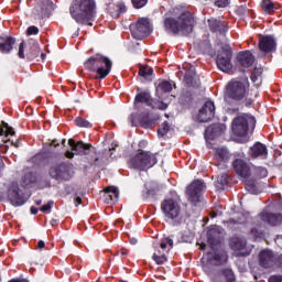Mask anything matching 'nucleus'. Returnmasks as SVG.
Returning a JSON list of instances; mask_svg holds the SVG:
<instances>
[{
    "label": "nucleus",
    "instance_id": "f257e3e1",
    "mask_svg": "<svg viewBox=\"0 0 282 282\" xmlns=\"http://www.w3.org/2000/svg\"><path fill=\"white\" fill-rule=\"evenodd\" d=\"M69 13L76 23L91 25L96 17V0H73Z\"/></svg>",
    "mask_w": 282,
    "mask_h": 282
},
{
    "label": "nucleus",
    "instance_id": "f03ea898",
    "mask_svg": "<svg viewBox=\"0 0 282 282\" xmlns=\"http://www.w3.org/2000/svg\"><path fill=\"white\" fill-rule=\"evenodd\" d=\"M195 25V18L189 11H183L176 19L165 18L164 28L171 34H191Z\"/></svg>",
    "mask_w": 282,
    "mask_h": 282
},
{
    "label": "nucleus",
    "instance_id": "7ed1b4c3",
    "mask_svg": "<svg viewBox=\"0 0 282 282\" xmlns=\"http://www.w3.org/2000/svg\"><path fill=\"white\" fill-rule=\"evenodd\" d=\"M84 67L88 72H96V78L102 80L108 77L109 74H111V67H113V62H111L109 57L104 56L102 54H96L89 57L84 63Z\"/></svg>",
    "mask_w": 282,
    "mask_h": 282
},
{
    "label": "nucleus",
    "instance_id": "20e7f679",
    "mask_svg": "<svg viewBox=\"0 0 282 282\" xmlns=\"http://www.w3.org/2000/svg\"><path fill=\"white\" fill-rule=\"evenodd\" d=\"M249 87L250 84L248 83V78L243 82L231 79L225 88V102H241V100H246V98H248Z\"/></svg>",
    "mask_w": 282,
    "mask_h": 282
},
{
    "label": "nucleus",
    "instance_id": "39448f33",
    "mask_svg": "<svg viewBox=\"0 0 282 282\" xmlns=\"http://www.w3.org/2000/svg\"><path fill=\"white\" fill-rule=\"evenodd\" d=\"M161 210L165 219L174 221V224H182L184 221V214L182 213V206L173 198H165L161 203Z\"/></svg>",
    "mask_w": 282,
    "mask_h": 282
},
{
    "label": "nucleus",
    "instance_id": "423d86ee",
    "mask_svg": "<svg viewBox=\"0 0 282 282\" xmlns=\"http://www.w3.org/2000/svg\"><path fill=\"white\" fill-rule=\"evenodd\" d=\"M257 124V119L252 115L239 113L231 122V131L234 135L243 138L248 134V128L254 127Z\"/></svg>",
    "mask_w": 282,
    "mask_h": 282
},
{
    "label": "nucleus",
    "instance_id": "0eeeda50",
    "mask_svg": "<svg viewBox=\"0 0 282 282\" xmlns=\"http://www.w3.org/2000/svg\"><path fill=\"white\" fill-rule=\"evenodd\" d=\"M158 164V158L151 152H140L130 160V166L139 171H147Z\"/></svg>",
    "mask_w": 282,
    "mask_h": 282
},
{
    "label": "nucleus",
    "instance_id": "6e6552de",
    "mask_svg": "<svg viewBox=\"0 0 282 282\" xmlns=\"http://www.w3.org/2000/svg\"><path fill=\"white\" fill-rule=\"evenodd\" d=\"M172 248H173V239L164 238L161 240L160 246L154 248V253L152 256V259L156 263V265H162L166 263V261H169V259L166 258V254L171 252Z\"/></svg>",
    "mask_w": 282,
    "mask_h": 282
},
{
    "label": "nucleus",
    "instance_id": "1a4fd4ad",
    "mask_svg": "<svg viewBox=\"0 0 282 282\" xmlns=\"http://www.w3.org/2000/svg\"><path fill=\"white\" fill-rule=\"evenodd\" d=\"M232 48L230 45H225L221 47V51L218 53L216 58V65L220 69V72H228L232 70Z\"/></svg>",
    "mask_w": 282,
    "mask_h": 282
},
{
    "label": "nucleus",
    "instance_id": "9d476101",
    "mask_svg": "<svg viewBox=\"0 0 282 282\" xmlns=\"http://www.w3.org/2000/svg\"><path fill=\"white\" fill-rule=\"evenodd\" d=\"M130 32L134 39L142 40L151 34V22L147 18H141L130 25Z\"/></svg>",
    "mask_w": 282,
    "mask_h": 282
},
{
    "label": "nucleus",
    "instance_id": "9b49d317",
    "mask_svg": "<svg viewBox=\"0 0 282 282\" xmlns=\"http://www.w3.org/2000/svg\"><path fill=\"white\" fill-rule=\"evenodd\" d=\"M48 173L53 177V180H57L58 182L72 178V170L69 169V165L65 163L53 165L50 169Z\"/></svg>",
    "mask_w": 282,
    "mask_h": 282
},
{
    "label": "nucleus",
    "instance_id": "f8f14e48",
    "mask_svg": "<svg viewBox=\"0 0 282 282\" xmlns=\"http://www.w3.org/2000/svg\"><path fill=\"white\" fill-rule=\"evenodd\" d=\"M54 10V2L52 0H35V8L33 14L37 19H46L52 14Z\"/></svg>",
    "mask_w": 282,
    "mask_h": 282
},
{
    "label": "nucleus",
    "instance_id": "ddd939ff",
    "mask_svg": "<svg viewBox=\"0 0 282 282\" xmlns=\"http://www.w3.org/2000/svg\"><path fill=\"white\" fill-rule=\"evenodd\" d=\"M25 43H21L19 46L18 56L19 58H26L28 61H34V58H39V54H41V46H39V43L32 42L26 47V54L24 53L25 50Z\"/></svg>",
    "mask_w": 282,
    "mask_h": 282
},
{
    "label": "nucleus",
    "instance_id": "4468645a",
    "mask_svg": "<svg viewBox=\"0 0 282 282\" xmlns=\"http://www.w3.org/2000/svg\"><path fill=\"white\" fill-rule=\"evenodd\" d=\"M206 189V184L202 180H195L192 184L187 187V196L192 204H197L199 202V197L202 195V191Z\"/></svg>",
    "mask_w": 282,
    "mask_h": 282
},
{
    "label": "nucleus",
    "instance_id": "2eb2a0df",
    "mask_svg": "<svg viewBox=\"0 0 282 282\" xmlns=\"http://www.w3.org/2000/svg\"><path fill=\"white\" fill-rule=\"evenodd\" d=\"M215 118V102L212 100L205 101L202 109L198 111V122H210Z\"/></svg>",
    "mask_w": 282,
    "mask_h": 282
},
{
    "label": "nucleus",
    "instance_id": "dca6fc26",
    "mask_svg": "<svg viewBox=\"0 0 282 282\" xmlns=\"http://www.w3.org/2000/svg\"><path fill=\"white\" fill-rule=\"evenodd\" d=\"M275 263L276 256H274V252L270 250H262L259 253V265L261 268H264V270H270V268H274Z\"/></svg>",
    "mask_w": 282,
    "mask_h": 282
},
{
    "label": "nucleus",
    "instance_id": "f3484780",
    "mask_svg": "<svg viewBox=\"0 0 282 282\" xmlns=\"http://www.w3.org/2000/svg\"><path fill=\"white\" fill-rule=\"evenodd\" d=\"M232 166L237 175H239L243 180H248V177L252 175V169L250 167V165H248V163H246V161L241 159H237L236 161H234Z\"/></svg>",
    "mask_w": 282,
    "mask_h": 282
},
{
    "label": "nucleus",
    "instance_id": "a211bd4d",
    "mask_svg": "<svg viewBox=\"0 0 282 282\" xmlns=\"http://www.w3.org/2000/svg\"><path fill=\"white\" fill-rule=\"evenodd\" d=\"M259 50L264 52V54H270V52L276 51V40L273 36L267 35L259 40Z\"/></svg>",
    "mask_w": 282,
    "mask_h": 282
},
{
    "label": "nucleus",
    "instance_id": "6ab92c4d",
    "mask_svg": "<svg viewBox=\"0 0 282 282\" xmlns=\"http://www.w3.org/2000/svg\"><path fill=\"white\" fill-rule=\"evenodd\" d=\"M258 219L263 221V224H269V226H279V224H281V221H282V215L262 212L258 216Z\"/></svg>",
    "mask_w": 282,
    "mask_h": 282
},
{
    "label": "nucleus",
    "instance_id": "aec40b11",
    "mask_svg": "<svg viewBox=\"0 0 282 282\" xmlns=\"http://www.w3.org/2000/svg\"><path fill=\"white\" fill-rule=\"evenodd\" d=\"M249 155L251 158H261L265 160L268 158V147L261 142H256L249 150Z\"/></svg>",
    "mask_w": 282,
    "mask_h": 282
},
{
    "label": "nucleus",
    "instance_id": "412c9836",
    "mask_svg": "<svg viewBox=\"0 0 282 282\" xmlns=\"http://www.w3.org/2000/svg\"><path fill=\"white\" fill-rule=\"evenodd\" d=\"M68 144L77 155H87L89 153V149H91V144L85 143L83 141H78L76 143L74 139H69Z\"/></svg>",
    "mask_w": 282,
    "mask_h": 282
},
{
    "label": "nucleus",
    "instance_id": "4be33fe9",
    "mask_svg": "<svg viewBox=\"0 0 282 282\" xmlns=\"http://www.w3.org/2000/svg\"><path fill=\"white\" fill-rule=\"evenodd\" d=\"M8 195L13 206H23L25 204V198L19 194V185H12Z\"/></svg>",
    "mask_w": 282,
    "mask_h": 282
},
{
    "label": "nucleus",
    "instance_id": "5701e85b",
    "mask_svg": "<svg viewBox=\"0 0 282 282\" xmlns=\"http://www.w3.org/2000/svg\"><path fill=\"white\" fill-rule=\"evenodd\" d=\"M237 61L241 67H252L254 55L250 51H243L237 55Z\"/></svg>",
    "mask_w": 282,
    "mask_h": 282
},
{
    "label": "nucleus",
    "instance_id": "b1692460",
    "mask_svg": "<svg viewBox=\"0 0 282 282\" xmlns=\"http://www.w3.org/2000/svg\"><path fill=\"white\" fill-rule=\"evenodd\" d=\"M17 40L12 36H1L0 37V52L2 54H10L14 47Z\"/></svg>",
    "mask_w": 282,
    "mask_h": 282
},
{
    "label": "nucleus",
    "instance_id": "393cba45",
    "mask_svg": "<svg viewBox=\"0 0 282 282\" xmlns=\"http://www.w3.org/2000/svg\"><path fill=\"white\" fill-rule=\"evenodd\" d=\"M208 25L212 32H218L219 34H226V32L228 31L226 22H221L215 18L208 20Z\"/></svg>",
    "mask_w": 282,
    "mask_h": 282
},
{
    "label": "nucleus",
    "instance_id": "a878e982",
    "mask_svg": "<svg viewBox=\"0 0 282 282\" xmlns=\"http://www.w3.org/2000/svg\"><path fill=\"white\" fill-rule=\"evenodd\" d=\"M108 12L111 17H113L115 19H118L120 14H123V12H127V6H124V2H119L117 4L109 3Z\"/></svg>",
    "mask_w": 282,
    "mask_h": 282
},
{
    "label": "nucleus",
    "instance_id": "bb28decb",
    "mask_svg": "<svg viewBox=\"0 0 282 282\" xmlns=\"http://www.w3.org/2000/svg\"><path fill=\"white\" fill-rule=\"evenodd\" d=\"M207 261L210 265H221L228 261L226 253H207Z\"/></svg>",
    "mask_w": 282,
    "mask_h": 282
},
{
    "label": "nucleus",
    "instance_id": "cd10ccee",
    "mask_svg": "<svg viewBox=\"0 0 282 282\" xmlns=\"http://www.w3.org/2000/svg\"><path fill=\"white\" fill-rule=\"evenodd\" d=\"M140 104L151 107L153 105V99L149 93L142 91L139 93L134 98V107H140Z\"/></svg>",
    "mask_w": 282,
    "mask_h": 282
},
{
    "label": "nucleus",
    "instance_id": "c85d7f7f",
    "mask_svg": "<svg viewBox=\"0 0 282 282\" xmlns=\"http://www.w3.org/2000/svg\"><path fill=\"white\" fill-rule=\"evenodd\" d=\"M261 8L265 14H274V12H276L281 6L279 2H274L272 0H262Z\"/></svg>",
    "mask_w": 282,
    "mask_h": 282
},
{
    "label": "nucleus",
    "instance_id": "c756f323",
    "mask_svg": "<svg viewBox=\"0 0 282 282\" xmlns=\"http://www.w3.org/2000/svg\"><path fill=\"white\" fill-rule=\"evenodd\" d=\"M247 235L249 239H252L253 241H257V239H263V231L257 228L254 224L247 225Z\"/></svg>",
    "mask_w": 282,
    "mask_h": 282
},
{
    "label": "nucleus",
    "instance_id": "7c9ffc66",
    "mask_svg": "<svg viewBox=\"0 0 282 282\" xmlns=\"http://www.w3.org/2000/svg\"><path fill=\"white\" fill-rule=\"evenodd\" d=\"M214 158L218 162H228L230 160V152L226 148L214 149Z\"/></svg>",
    "mask_w": 282,
    "mask_h": 282
},
{
    "label": "nucleus",
    "instance_id": "2f4dec72",
    "mask_svg": "<svg viewBox=\"0 0 282 282\" xmlns=\"http://www.w3.org/2000/svg\"><path fill=\"white\" fill-rule=\"evenodd\" d=\"M213 282H235V272L230 269H224L221 274L216 276Z\"/></svg>",
    "mask_w": 282,
    "mask_h": 282
},
{
    "label": "nucleus",
    "instance_id": "473e14b6",
    "mask_svg": "<svg viewBox=\"0 0 282 282\" xmlns=\"http://www.w3.org/2000/svg\"><path fill=\"white\" fill-rule=\"evenodd\" d=\"M118 197H120V193L118 192V187L108 186L106 187L105 199L106 202H118Z\"/></svg>",
    "mask_w": 282,
    "mask_h": 282
},
{
    "label": "nucleus",
    "instance_id": "72a5a7b5",
    "mask_svg": "<svg viewBox=\"0 0 282 282\" xmlns=\"http://www.w3.org/2000/svg\"><path fill=\"white\" fill-rule=\"evenodd\" d=\"M246 246H248V242L245 239L241 238H232L230 240V247L236 252H239L241 250L246 249Z\"/></svg>",
    "mask_w": 282,
    "mask_h": 282
},
{
    "label": "nucleus",
    "instance_id": "f704fd0d",
    "mask_svg": "<svg viewBox=\"0 0 282 282\" xmlns=\"http://www.w3.org/2000/svg\"><path fill=\"white\" fill-rule=\"evenodd\" d=\"M139 76L145 78V80H152L153 78V67L151 66H141L139 69Z\"/></svg>",
    "mask_w": 282,
    "mask_h": 282
},
{
    "label": "nucleus",
    "instance_id": "c9c22d12",
    "mask_svg": "<svg viewBox=\"0 0 282 282\" xmlns=\"http://www.w3.org/2000/svg\"><path fill=\"white\" fill-rule=\"evenodd\" d=\"M197 80H199V77L194 72L185 74L184 82L189 87H195V85H197Z\"/></svg>",
    "mask_w": 282,
    "mask_h": 282
},
{
    "label": "nucleus",
    "instance_id": "e433bc0d",
    "mask_svg": "<svg viewBox=\"0 0 282 282\" xmlns=\"http://www.w3.org/2000/svg\"><path fill=\"white\" fill-rule=\"evenodd\" d=\"M173 89V85L171 84V82H161L159 83L158 87H156V93L158 94H169V91H171Z\"/></svg>",
    "mask_w": 282,
    "mask_h": 282
},
{
    "label": "nucleus",
    "instance_id": "4c0bfd02",
    "mask_svg": "<svg viewBox=\"0 0 282 282\" xmlns=\"http://www.w3.org/2000/svg\"><path fill=\"white\" fill-rule=\"evenodd\" d=\"M263 76V68L262 67H256L251 73V80L252 83H261Z\"/></svg>",
    "mask_w": 282,
    "mask_h": 282
},
{
    "label": "nucleus",
    "instance_id": "58836bf2",
    "mask_svg": "<svg viewBox=\"0 0 282 282\" xmlns=\"http://www.w3.org/2000/svg\"><path fill=\"white\" fill-rule=\"evenodd\" d=\"M217 135V126H210L205 130L206 140H215Z\"/></svg>",
    "mask_w": 282,
    "mask_h": 282
},
{
    "label": "nucleus",
    "instance_id": "ea45409f",
    "mask_svg": "<svg viewBox=\"0 0 282 282\" xmlns=\"http://www.w3.org/2000/svg\"><path fill=\"white\" fill-rule=\"evenodd\" d=\"M253 177H268V169L261 166L253 167Z\"/></svg>",
    "mask_w": 282,
    "mask_h": 282
},
{
    "label": "nucleus",
    "instance_id": "a19ab883",
    "mask_svg": "<svg viewBox=\"0 0 282 282\" xmlns=\"http://www.w3.org/2000/svg\"><path fill=\"white\" fill-rule=\"evenodd\" d=\"M152 109H160L161 111H164L165 109L169 108V104L161 101V100H153L152 99Z\"/></svg>",
    "mask_w": 282,
    "mask_h": 282
},
{
    "label": "nucleus",
    "instance_id": "79ce46f5",
    "mask_svg": "<svg viewBox=\"0 0 282 282\" xmlns=\"http://www.w3.org/2000/svg\"><path fill=\"white\" fill-rule=\"evenodd\" d=\"M217 187L218 188H226V186H228V174H220L217 177Z\"/></svg>",
    "mask_w": 282,
    "mask_h": 282
},
{
    "label": "nucleus",
    "instance_id": "37998d69",
    "mask_svg": "<svg viewBox=\"0 0 282 282\" xmlns=\"http://www.w3.org/2000/svg\"><path fill=\"white\" fill-rule=\"evenodd\" d=\"M75 124L77 127H85L86 129H90L91 127V122H89L88 120L84 119L83 117H78L75 119Z\"/></svg>",
    "mask_w": 282,
    "mask_h": 282
},
{
    "label": "nucleus",
    "instance_id": "c03bdc74",
    "mask_svg": "<svg viewBox=\"0 0 282 282\" xmlns=\"http://www.w3.org/2000/svg\"><path fill=\"white\" fill-rule=\"evenodd\" d=\"M171 129V126H169V122H163L161 127L158 129V134L163 138V135H166Z\"/></svg>",
    "mask_w": 282,
    "mask_h": 282
},
{
    "label": "nucleus",
    "instance_id": "a18cd8bd",
    "mask_svg": "<svg viewBox=\"0 0 282 282\" xmlns=\"http://www.w3.org/2000/svg\"><path fill=\"white\" fill-rule=\"evenodd\" d=\"M14 135V129L6 124L3 128H0V135Z\"/></svg>",
    "mask_w": 282,
    "mask_h": 282
},
{
    "label": "nucleus",
    "instance_id": "49530a36",
    "mask_svg": "<svg viewBox=\"0 0 282 282\" xmlns=\"http://www.w3.org/2000/svg\"><path fill=\"white\" fill-rule=\"evenodd\" d=\"M133 8L140 9V8H144V6H147V3L149 2V0H131Z\"/></svg>",
    "mask_w": 282,
    "mask_h": 282
},
{
    "label": "nucleus",
    "instance_id": "de8ad7c7",
    "mask_svg": "<svg viewBox=\"0 0 282 282\" xmlns=\"http://www.w3.org/2000/svg\"><path fill=\"white\" fill-rule=\"evenodd\" d=\"M53 206H54V202L50 200L47 204H45L41 207V212L42 213H50V210H52Z\"/></svg>",
    "mask_w": 282,
    "mask_h": 282
},
{
    "label": "nucleus",
    "instance_id": "09e8293b",
    "mask_svg": "<svg viewBox=\"0 0 282 282\" xmlns=\"http://www.w3.org/2000/svg\"><path fill=\"white\" fill-rule=\"evenodd\" d=\"M26 34H28V36L39 34V28H36L35 25L29 26L26 30Z\"/></svg>",
    "mask_w": 282,
    "mask_h": 282
},
{
    "label": "nucleus",
    "instance_id": "8fccbe9b",
    "mask_svg": "<svg viewBox=\"0 0 282 282\" xmlns=\"http://www.w3.org/2000/svg\"><path fill=\"white\" fill-rule=\"evenodd\" d=\"M246 188L249 193L257 194V186L254 184L247 182Z\"/></svg>",
    "mask_w": 282,
    "mask_h": 282
},
{
    "label": "nucleus",
    "instance_id": "3c124183",
    "mask_svg": "<svg viewBox=\"0 0 282 282\" xmlns=\"http://www.w3.org/2000/svg\"><path fill=\"white\" fill-rule=\"evenodd\" d=\"M228 3H230V0H216L215 1V6L217 8H226V6H228Z\"/></svg>",
    "mask_w": 282,
    "mask_h": 282
},
{
    "label": "nucleus",
    "instance_id": "603ef678",
    "mask_svg": "<svg viewBox=\"0 0 282 282\" xmlns=\"http://www.w3.org/2000/svg\"><path fill=\"white\" fill-rule=\"evenodd\" d=\"M269 282H282L281 275H272L269 278Z\"/></svg>",
    "mask_w": 282,
    "mask_h": 282
},
{
    "label": "nucleus",
    "instance_id": "864d4df0",
    "mask_svg": "<svg viewBox=\"0 0 282 282\" xmlns=\"http://www.w3.org/2000/svg\"><path fill=\"white\" fill-rule=\"evenodd\" d=\"M37 248H39L40 250H43V248H45V241L40 240V241L37 242Z\"/></svg>",
    "mask_w": 282,
    "mask_h": 282
},
{
    "label": "nucleus",
    "instance_id": "5fc2aeb1",
    "mask_svg": "<svg viewBox=\"0 0 282 282\" xmlns=\"http://www.w3.org/2000/svg\"><path fill=\"white\" fill-rule=\"evenodd\" d=\"M65 156H66L68 160L74 159V152L67 151L66 154H65Z\"/></svg>",
    "mask_w": 282,
    "mask_h": 282
},
{
    "label": "nucleus",
    "instance_id": "6e6d98bb",
    "mask_svg": "<svg viewBox=\"0 0 282 282\" xmlns=\"http://www.w3.org/2000/svg\"><path fill=\"white\" fill-rule=\"evenodd\" d=\"M229 224H243L241 220H235V218L229 219Z\"/></svg>",
    "mask_w": 282,
    "mask_h": 282
},
{
    "label": "nucleus",
    "instance_id": "4d7b16f0",
    "mask_svg": "<svg viewBox=\"0 0 282 282\" xmlns=\"http://www.w3.org/2000/svg\"><path fill=\"white\" fill-rule=\"evenodd\" d=\"M39 213V208L31 207V215H36Z\"/></svg>",
    "mask_w": 282,
    "mask_h": 282
},
{
    "label": "nucleus",
    "instance_id": "13d9d810",
    "mask_svg": "<svg viewBox=\"0 0 282 282\" xmlns=\"http://www.w3.org/2000/svg\"><path fill=\"white\" fill-rule=\"evenodd\" d=\"M199 246V250H206V243H200Z\"/></svg>",
    "mask_w": 282,
    "mask_h": 282
},
{
    "label": "nucleus",
    "instance_id": "bf43d9fd",
    "mask_svg": "<svg viewBox=\"0 0 282 282\" xmlns=\"http://www.w3.org/2000/svg\"><path fill=\"white\" fill-rule=\"evenodd\" d=\"M36 206H41V204H43V200L39 199L35 202Z\"/></svg>",
    "mask_w": 282,
    "mask_h": 282
},
{
    "label": "nucleus",
    "instance_id": "052dcab7",
    "mask_svg": "<svg viewBox=\"0 0 282 282\" xmlns=\"http://www.w3.org/2000/svg\"><path fill=\"white\" fill-rule=\"evenodd\" d=\"M10 282H28L26 280H11Z\"/></svg>",
    "mask_w": 282,
    "mask_h": 282
},
{
    "label": "nucleus",
    "instance_id": "680f3d73",
    "mask_svg": "<svg viewBox=\"0 0 282 282\" xmlns=\"http://www.w3.org/2000/svg\"><path fill=\"white\" fill-rule=\"evenodd\" d=\"M42 61H45V53H41Z\"/></svg>",
    "mask_w": 282,
    "mask_h": 282
},
{
    "label": "nucleus",
    "instance_id": "e2e57ef3",
    "mask_svg": "<svg viewBox=\"0 0 282 282\" xmlns=\"http://www.w3.org/2000/svg\"><path fill=\"white\" fill-rule=\"evenodd\" d=\"M76 202H77V204H80V202H83V199L80 197H77Z\"/></svg>",
    "mask_w": 282,
    "mask_h": 282
},
{
    "label": "nucleus",
    "instance_id": "0e129e2a",
    "mask_svg": "<svg viewBox=\"0 0 282 282\" xmlns=\"http://www.w3.org/2000/svg\"><path fill=\"white\" fill-rule=\"evenodd\" d=\"M212 217L213 218L217 217V214L216 213H212Z\"/></svg>",
    "mask_w": 282,
    "mask_h": 282
},
{
    "label": "nucleus",
    "instance_id": "69168bd1",
    "mask_svg": "<svg viewBox=\"0 0 282 282\" xmlns=\"http://www.w3.org/2000/svg\"><path fill=\"white\" fill-rule=\"evenodd\" d=\"M121 254H122V256L127 254V251H121Z\"/></svg>",
    "mask_w": 282,
    "mask_h": 282
},
{
    "label": "nucleus",
    "instance_id": "338daca9",
    "mask_svg": "<svg viewBox=\"0 0 282 282\" xmlns=\"http://www.w3.org/2000/svg\"><path fill=\"white\" fill-rule=\"evenodd\" d=\"M30 3H32V0H28V6H30Z\"/></svg>",
    "mask_w": 282,
    "mask_h": 282
}]
</instances>
